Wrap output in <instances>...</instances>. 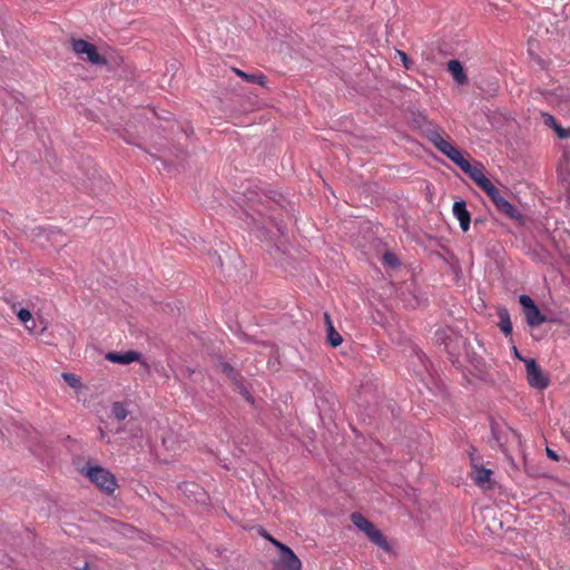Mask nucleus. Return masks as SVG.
Here are the masks:
<instances>
[{
	"instance_id": "1",
	"label": "nucleus",
	"mask_w": 570,
	"mask_h": 570,
	"mask_svg": "<svg viewBox=\"0 0 570 570\" xmlns=\"http://www.w3.org/2000/svg\"><path fill=\"white\" fill-rule=\"evenodd\" d=\"M429 140L438 150L459 166L487 195L493 191L495 186L484 175L482 165H471L452 142L446 140L439 131H431L429 134Z\"/></svg>"
},
{
	"instance_id": "2",
	"label": "nucleus",
	"mask_w": 570,
	"mask_h": 570,
	"mask_svg": "<svg viewBox=\"0 0 570 570\" xmlns=\"http://www.w3.org/2000/svg\"><path fill=\"white\" fill-rule=\"evenodd\" d=\"M82 473L106 494H112L118 488L116 476L100 465H88Z\"/></svg>"
},
{
	"instance_id": "3",
	"label": "nucleus",
	"mask_w": 570,
	"mask_h": 570,
	"mask_svg": "<svg viewBox=\"0 0 570 570\" xmlns=\"http://www.w3.org/2000/svg\"><path fill=\"white\" fill-rule=\"evenodd\" d=\"M351 520L353 524L361 530L363 533L366 534V537L377 547L383 549L386 552L391 551V546L385 538V535L382 533L380 529L376 528V525L367 520L363 514L358 512H354L351 515Z\"/></svg>"
},
{
	"instance_id": "4",
	"label": "nucleus",
	"mask_w": 570,
	"mask_h": 570,
	"mask_svg": "<svg viewBox=\"0 0 570 570\" xmlns=\"http://www.w3.org/2000/svg\"><path fill=\"white\" fill-rule=\"evenodd\" d=\"M488 196L500 213L515 220L521 226L525 224V217L515 208L514 205L501 195L497 187H494L493 191L489 193Z\"/></svg>"
},
{
	"instance_id": "5",
	"label": "nucleus",
	"mask_w": 570,
	"mask_h": 570,
	"mask_svg": "<svg viewBox=\"0 0 570 570\" xmlns=\"http://www.w3.org/2000/svg\"><path fill=\"white\" fill-rule=\"evenodd\" d=\"M71 48L78 56H86L85 59L92 65H105L106 58L99 55L97 47L83 39H71Z\"/></svg>"
},
{
	"instance_id": "6",
	"label": "nucleus",
	"mask_w": 570,
	"mask_h": 570,
	"mask_svg": "<svg viewBox=\"0 0 570 570\" xmlns=\"http://www.w3.org/2000/svg\"><path fill=\"white\" fill-rule=\"evenodd\" d=\"M527 368V380L531 387L544 390L548 387L549 377L542 372L534 358L524 360Z\"/></svg>"
},
{
	"instance_id": "7",
	"label": "nucleus",
	"mask_w": 570,
	"mask_h": 570,
	"mask_svg": "<svg viewBox=\"0 0 570 570\" xmlns=\"http://www.w3.org/2000/svg\"><path fill=\"white\" fill-rule=\"evenodd\" d=\"M519 302L523 307L525 320L529 326L537 327L547 321V317L542 315L533 299L528 295H521Z\"/></svg>"
},
{
	"instance_id": "8",
	"label": "nucleus",
	"mask_w": 570,
	"mask_h": 570,
	"mask_svg": "<svg viewBox=\"0 0 570 570\" xmlns=\"http://www.w3.org/2000/svg\"><path fill=\"white\" fill-rule=\"evenodd\" d=\"M302 562L291 548H284L278 559L273 562V570H301Z\"/></svg>"
},
{
	"instance_id": "9",
	"label": "nucleus",
	"mask_w": 570,
	"mask_h": 570,
	"mask_svg": "<svg viewBox=\"0 0 570 570\" xmlns=\"http://www.w3.org/2000/svg\"><path fill=\"white\" fill-rule=\"evenodd\" d=\"M472 469H473L472 479L478 487L485 489V490L493 489L494 483L491 478L493 474L492 470L485 469V468L474 464V463L472 464Z\"/></svg>"
},
{
	"instance_id": "10",
	"label": "nucleus",
	"mask_w": 570,
	"mask_h": 570,
	"mask_svg": "<svg viewBox=\"0 0 570 570\" xmlns=\"http://www.w3.org/2000/svg\"><path fill=\"white\" fill-rule=\"evenodd\" d=\"M106 360L117 363V364H130L132 362H140L144 366L147 367L146 362L141 361V354L136 351H127L124 353L118 352H109L106 354Z\"/></svg>"
},
{
	"instance_id": "11",
	"label": "nucleus",
	"mask_w": 570,
	"mask_h": 570,
	"mask_svg": "<svg viewBox=\"0 0 570 570\" xmlns=\"http://www.w3.org/2000/svg\"><path fill=\"white\" fill-rule=\"evenodd\" d=\"M454 217L459 220L460 227L463 232L469 230L471 224V215L466 209L464 200L455 202L452 208Z\"/></svg>"
},
{
	"instance_id": "12",
	"label": "nucleus",
	"mask_w": 570,
	"mask_h": 570,
	"mask_svg": "<svg viewBox=\"0 0 570 570\" xmlns=\"http://www.w3.org/2000/svg\"><path fill=\"white\" fill-rule=\"evenodd\" d=\"M324 322L326 326V340L333 347H337L342 344L343 338L341 334L335 330L332 318L327 312L324 313Z\"/></svg>"
},
{
	"instance_id": "13",
	"label": "nucleus",
	"mask_w": 570,
	"mask_h": 570,
	"mask_svg": "<svg viewBox=\"0 0 570 570\" xmlns=\"http://www.w3.org/2000/svg\"><path fill=\"white\" fill-rule=\"evenodd\" d=\"M448 70L451 72L453 79L459 85H464L468 81V77L464 72L463 66L459 60H450L448 62Z\"/></svg>"
},
{
	"instance_id": "14",
	"label": "nucleus",
	"mask_w": 570,
	"mask_h": 570,
	"mask_svg": "<svg viewBox=\"0 0 570 570\" xmlns=\"http://www.w3.org/2000/svg\"><path fill=\"white\" fill-rule=\"evenodd\" d=\"M234 72L240 77L242 79H244L245 81L247 82H253V83H257L262 87H264L266 85V76L262 72H258V73H247L240 69H237V68H234L233 69Z\"/></svg>"
},
{
	"instance_id": "15",
	"label": "nucleus",
	"mask_w": 570,
	"mask_h": 570,
	"mask_svg": "<svg viewBox=\"0 0 570 570\" xmlns=\"http://www.w3.org/2000/svg\"><path fill=\"white\" fill-rule=\"evenodd\" d=\"M499 315V327L505 336L512 333V323L508 309L502 308L498 313Z\"/></svg>"
},
{
	"instance_id": "16",
	"label": "nucleus",
	"mask_w": 570,
	"mask_h": 570,
	"mask_svg": "<svg viewBox=\"0 0 570 570\" xmlns=\"http://www.w3.org/2000/svg\"><path fill=\"white\" fill-rule=\"evenodd\" d=\"M111 412H112V415L118 421H124L128 415V411H127L125 404L121 402H115L111 406Z\"/></svg>"
},
{
	"instance_id": "17",
	"label": "nucleus",
	"mask_w": 570,
	"mask_h": 570,
	"mask_svg": "<svg viewBox=\"0 0 570 570\" xmlns=\"http://www.w3.org/2000/svg\"><path fill=\"white\" fill-rule=\"evenodd\" d=\"M62 377L65 382L72 389H80L81 387V381L79 376L72 373H63Z\"/></svg>"
},
{
	"instance_id": "18",
	"label": "nucleus",
	"mask_w": 570,
	"mask_h": 570,
	"mask_svg": "<svg viewBox=\"0 0 570 570\" xmlns=\"http://www.w3.org/2000/svg\"><path fill=\"white\" fill-rule=\"evenodd\" d=\"M540 115H541V119H542L543 124L547 127H550L554 130L559 126L556 118L551 114L541 111Z\"/></svg>"
},
{
	"instance_id": "19",
	"label": "nucleus",
	"mask_w": 570,
	"mask_h": 570,
	"mask_svg": "<svg viewBox=\"0 0 570 570\" xmlns=\"http://www.w3.org/2000/svg\"><path fill=\"white\" fill-rule=\"evenodd\" d=\"M383 262L390 266H399V264H400L397 257L393 253H390V252H386L383 255Z\"/></svg>"
},
{
	"instance_id": "20",
	"label": "nucleus",
	"mask_w": 570,
	"mask_h": 570,
	"mask_svg": "<svg viewBox=\"0 0 570 570\" xmlns=\"http://www.w3.org/2000/svg\"><path fill=\"white\" fill-rule=\"evenodd\" d=\"M557 136L561 139H566L570 137V128H563L560 125L554 129Z\"/></svg>"
},
{
	"instance_id": "21",
	"label": "nucleus",
	"mask_w": 570,
	"mask_h": 570,
	"mask_svg": "<svg viewBox=\"0 0 570 570\" xmlns=\"http://www.w3.org/2000/svg\"><path fill=\"white\" fill-rule=\"evenodd\" d=\"M18 317L21 322L23 323H27L28 321L31 320L32 315L30 313V311L26 309V308H21L19 312H18Z\"/></svg>"
},
{
	"instance_id": "22",
	"label": "nucleus",
	"mask_w": 570,
	"mask_h": 570,
	"mask_svg": "<svg viewBox=\"0 0 570 570\" xmlns=\"http://www.w3.org/2000/svg\"><path fill=\"white\" fill-rule=\"evenodd\" d=\"M397 55L400 56L403 66L406 69H410L412 62H411L410 58L407 57V55L404 51H401V50H397Z\"/></svg>"
},
{
	"instance_id": "23",
	"label": "nucleus",
	"mask_w": 570,
	"mask_h": 570,
	"mask_svg": "<svg viewBox=\"0 0 570 570\" xmlns=\"http://www.w3.org/2000/svg\"><path fill=\"white\" fill-rule=\"evenodd\" d=\"M272 543H273L276 548H278L279 553H283V552H284V548H288L286 544L282 543L281 541H278V540H276V539H274V540L272 541Z\"/></svg>"
},
{
	"instance_id": "24",
	"label": "nucleus",
	"mask_w": 570,
	"mask_h": 570,
	"mask_svg": "<svg viewBox=\"0 0 570 570\" xmlns=\"http://www.w3.org/2000/svg\"><path fill=\"white\" fill-rule=\"evenodd\" d=\"M547 455H548L550 459L554 460V461H558V460H559V456H558V454L556 453V451H553V450H551V449H549V448H547Z\"/></svg>"
},
{
	"instance_id": "25",
	"label": "nucleus",
	"mask_w": 570,
	"mask_h": 570,
	"mask_svg": "<svg viewBox=\"0 0 570 570\" xmlns=\"http://www.w3.org/2000/svg\"><path fill=\"white\" fill-rule=\"evenodd\" d=\"M562 98H563L564 102H567L568 106L570 107V94L562 95Z\"/></svg>"
},
{
	"instance_id": "26",
	"label": "nucleus",
	"mask_w": 570,
	"mask_h": 570,
	"mask_svg": "<svg viewBox=\"0 0 570 570\" xmlns=\"http://www.w3.org/2000/svg\"><path fill=\"white\" fill-rule=\"evenodd\" d=\"M92 568H94V566H92V564H90V563L86 562V563H85V567H83V570H92Z\"/></svg>"
},
{
	"instance_id": "27",
	"label": "nucleus",
	"mask_w": 570,
	"mask_h": 570,
	"mask_svg": "<svg viewBox=\"0 0 570 570\" xmlns=\"http://www.w3.org/2000/svg\"><path fill=\"white\" fill-rule=\"evenodd\" d=\"M224 370H225V371H228V370H232V368H230V366H229L228 364H226V365L224 366Z\"/></svg>"
},
{
	"instance_id": "28",
	"label": "nucleus",
	"mask_w": 570,
	"mask_h": 570,
	"mask_svg": "<svg viewBox=\"0 0 570 570\" xmlns=\"http://www.w3.org/2000/svg\"><path fill=\"white\" fill-rule=\"evenodd\" d=\"M263 535H264V538H266V539H268V538L271 537L268 533H264Z\"/></svg>"
},
{
	"instance_id": "29",
	"label": "nucleus",
	"mask_w": 570,
	"mask_h": 570,
	"mask_svg": "<svg viewBox=\"0 0 570 570\" xmlns=\"http://www.w3.org/2000/svg\"><path fill=\"white\" fill-rule=\"evenodd\" d=\"M267 540L272 542L274 538L271 535Z\"/></svg>"
}]
</instances>
